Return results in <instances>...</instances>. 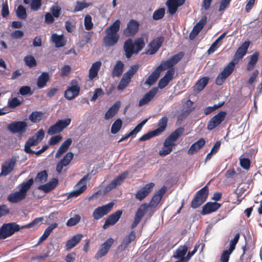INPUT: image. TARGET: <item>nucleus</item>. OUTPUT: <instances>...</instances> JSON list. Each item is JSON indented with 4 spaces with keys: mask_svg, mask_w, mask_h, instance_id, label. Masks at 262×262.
<instances>
[{
    "mask_svg": "<svg viewBox=\"0 0 262 262\" xmlns=\"http://www.w3.org/2000/svg\"><path fill=\"white\" fill-rule=\"evenodd\" d=\"M71 122L70 118L58 120L55 124L50 126L47 132L50 135L60 133L66 128Z\"/></svg>",
    "mask_w": 262,
    "mask_h": 262,
    "instance_id": "39448f33",
    "label": "nucleus"
},
{
    "mask_svg": "<svg viewBox=\"0 0 262 262\" xmlns=\"http://www.w3.org/2000/svg\"><path fill=\"white\" fill-rule=\"evenodd\" d=\"M174 74V70L173 69H171L168 70L164 77L161 79L159 81L158 83L159 87L161 89L165 88L168 84L170 81L172 80Z\"/></svg>",
    "mask_w": 262,
    "mask_h": 262,
    "instance_id": "b1692460",
    "label": "nucleus"
},
{
    "mask_svg": "<svg viewBox=\"0 0 262 262\" xmlns=\"http://www.w3.org/2000/svg\"><path fill=\"white\" fill-rule=\"evenodd\" d=\"M58 180L56 179H53L51 181L48 183L40 185L38 187V189L41 190L45 192H48L54 189L57 185Z\"/></svg>",
    "mask_w": 262,
    "mask_h": 262,
    "instance_id": "e433bc0d",
    "label": "nucleus"
},
{
    "mask_svg": "<svg viewBox=\"0 0 262 262\" xmlns=\"http://www.w3.org/2000/svg\"><path fill=\"white\" fill-rule=\"evenodd\" d=\"M185 0H168L166 2L168 11L170 14H173L177 11L178 8L182 5Z\"/></svg>",
    "mask_w": 262,
    "mask_h": 262,
    "instance_id": "393cba45",
    "label": "nucleus"
},
{
    "mask_svg": "<svg viewBox=\"0 0 262 262\" xmlns=\"http://www.w3.org/2000/svg\"><path fill=\"white\" fill-rule=\"evenodd\" d=\"M138 69V66L134 65L130 67L129 70L125 72L122 78L120 80L118 85V89L122 90L125 89L130 81V79Z\"/></svg>",
    "mask_w": 262,
    "mask_h": 262,
    "instance_id": "20e7f679",
    "label": "nucleus"
},
{
    "mask_svg": "<svg viewBox=\"0 0 262 262\" xmlns=\"http://www.w3.org/2000/svg\"><path fill=\"white\" fill-rule=\"evenodd\" d=\"M24 3L28 5L33 11L39 10L41 6V0H23Z\"/></svg>",
    "mask_w": 262,
    "mask_h": 262,
    "instance_id": "4c0bfd02",
    "label": "nucleus"
},
{
    "mask_svg": "<svg viewBox=\"0 0 262 262\" xmlns=\"http://www.w3.org/2000/svg\"><path fill=\"white\" fill-rule=\"evenodd\" d=\"M48 179V174L46 171L43 170L39 172L35 179V181L37 183H43L45 182Z\"/></svg>",
    "mask_w": 262,
    "mask_h": 262,
    "instance_id": "6e6d98bb",
    "label": "nucleus"
},
{
    "mask_svg": "<svg viewBox=\"0 0 262 262\" xmlns=\"http://www.w3.org/2000/svg\"><path fill=\"white\" fill-rule=\"evenodd\" d=\"M16 162V159L12 157L4 162L2 164V171L0 173V176H6L10 174L14 169Z\"/></svg>",
    "mask_w": 262,
    "mask_h": 262,
    "instance_id": "9d476101",
    "label": "nucleus"
},
{
    "mask_svg": "<svg viewBox=\"0 0 262 262\" xmlns=\"http://www.w3.org/2000/svg\"><path fill=\"white\" fill-rule=\"evenodd\" d=\"M184 129L182 127L178 128L172 133L167 138L174 142L183 133Z\"/></svg>",
    "mask_w": 262,
    "mask_h": 262,
    "instance_id": "3c124183",
    "label": "nucleus"
},
{
    "mask_svg": "<svg viewBox=\"0 0 262 262\" xmlns=\"http://www.w3.org/2000/svg\"><path fill=\"white\" fill-rule=\"evenodd\" d=\"M183 56V54L182 53H179L174 55L168 60L162 61L160 66L164 70H165L168 68L172 67L176 63H177L178 61L182 58Z\"/></svg>",
    "mask_w": 262,
    "mask_h": 262,
    "instance_id": "4468645a",
    "label": "nucleus"
},
{
    "mask_svg": "<svg viewBox=\"0 0 262 262\" xmlns=\"http://www.w3.org/2000/svg\"><path fill=\"white\" fill-rule=\"evenodd\" d=\"M46 117L45 113L40 111H34L29 116V119L33 123H37Z\"/></svg>",
    "mask_w": 262,
    "mask_h": 262,
    "instance_id": "58836bf2",
    "label": "nucleus"
},
{
    "mask_svg": "<svg viewBox=\"0 0 262 262\" xmlns=\"http://www.w3.org/2000/svg\"><path fill=\"white\" fill-rule=\"evenodd\" d=\"M259 54L258 52H254L250 57L249 61L247 64V69L248 71L252 70L257 62Z\"/></svg>",
    "mask_w": 262,
    "mask_h": 262,
    "instance_id": "de8ad7c7",
    "label": "nucleus"
},
{
    "mask_svg": "<svg viewBox=\"0 0 262 262\" xmlns=\"http://www.w3.org/2000/svg\"><path fill=\"white\" fill-rule=\"evenodd\" d=\"M148 119H145L143 120L140 123L128 134H126L124 137H122L118 141L119 143L124 141L130 136H135L138 133H139L142 129L143 125L147 122Z\"/></svg>",
    "mask_w": 262,
    "mask_h": 262,
    "instance_id": "7c9ffc66",
    "label": "nucleus"
},
{
    "mask_svg": "<svg viewBox=\"0 0 262 262\" xmlns=\"http://www.w3.org/2000/svg\"><path fill=\"white\" fill-rule=\"evenodd\" d=\"M136 238V234L134 231H132L129 234L126 235L123 239L120 247L122 249H125L128 245L133 241Z\"/></svg>",
    "mask_w": 262,
    "mask_h": 262,
    "instance_id": "37998d69",
    "label": "nucleus"
},
{
    "mask_svg": "<svg viewBox=\"0 0 262 262\" xmlns=\"http://www.w3.org/2000/svg\"><path fill=\"white\" fill-rule=\"evenodd\" d=\"M221 206V204L216 202L207 203L203 207L202 214L204 215L208 214L215 212Z\"/></svg>",
    "mask_w": 262,
    "mask_h": 262,
    "instance_id": "5701e85b",
    "label": "nucleus"
},
{
    "mask_svg": "<svg viewBox=\"0 0 262 262\" xmlns=\"http://www.w3.org/2000/svg\"><path fill=\"white\" fill-rule=\"evenodd\" d=\"M50 79V76L47 72H42L38 77L37 80V85L39 89L44 88Z\"/></svg>",
    "mask_w": 262,
    "mask_h": 262,
    "instance_id": "c9c22d12",
    "label": "nucleus"
},
{
    "mask_svg": "<svg viewBox=\"0 0 262 262\" xmlns=\"http://www.w3.org/2000/svg\"><path fill=\"white\" fill-rule=\"evenodd\" d=\"M122 213L121 210H118L114 213L110 215L105 220V223L103 226L104 229L107 228L109 226L114 225L117 223Z\"/></svg>",
    "mask_w": 262,
    "mask_h": 262,
    "instance_id": "aec40b11",
    "label": "nucleus"
},
{
    "mask_svg": "<svg viewBox=\"0 0 262 262\" xmlns=\"http://www.w3.org/2000/svg\"><path fill=\"white\" fill-rule=\"evenodd\" d=\"M188 250V247L186 245L180 246L173 253L172 257L176 259L185 258V255Z\"/></svg>",
    "mask_w": 262,
    "mask_h": 262,
    "instance_id": "a19ab883",
    "label": "nucleus"
},
{
    "mask_svg": "<svg viewBox=\"0 0 262 262\" xmlns=\"http://www.w3.org/2000/svg\"><path fill=\"white\" fill-rule=\"evenodd\" d=\"M57 227V224L56 223H54L51 224L50 226H49L45 231H44L43 234L39 238L38 241V244L42 243L43 241L46 240L47 237L49 236L51 233L52 232L53 230L56 228Z\"/></svg>",
    "mask_w": 262,
    "mask_h": 262,
    "instance_id": "a18cd8bd",
    "label": "nucleus"
},
{
    "mask_svg": "<svg viewBox=\"0 0 262 262\" xmlns=\"http://www.w3.org/2000/svg\"><path fill=\"white\" fill-rule=\"evenodd\" d=\"M158 91V88H154L151 89L139 100L138 103L139 106H142L149 102L151 99L155 96Z\"/></svg>",
    "mask_w": 262,
    "mask_h": 262,
    "instance_id": "6ab92c4d",
    "label": "nucleus"
},
{
    "mask_svg": "<svg viewBox=\"0 0 262 262\" xmlns=\"http://www.w3.org/2000/svg\"><path fill=\"white\" fill-rule=\"evenodd\" d=\"M28 123L25 121H17L10 124L8 129L12 133L24 134L27 129Z\"/></svg>",
    "mask_w": 262,
    "mask_h": 262,
    "instance_id": "1a4fd4ad",
    "label": "nucleus"
},
{
    "mask_svg": "<svg viewBox=\"0 0 262 262\" xmlns=\"http://www.w3.org/2000/svg\"><path fill=\"white\" fill-rule=\"evenodd\" d=\"M88 176H84L75 187V190L71 192L69 197H76L82 193L86 188V180L88 179Z\"/></svg>",
    "mask_w": 262,
    "mask_h": 262,
    "instance_id": "f8f14e48",
    "label": "nucleus"
},
{
    "mask_svg": "<svg viewBox=\"0 0 262 262\" xmlns=\"http://www.w3.org/2000/svg\"><path fill=\"white\" fill-rule=\"evenodd\" d=\"M148 208V206L145 204H142L141 205L140 207L138 208L136 214H135V218H137L141 221V219L144 216V214L145 213L147 209Z\"/></svg>",
    "mask_w": 262,
    "mask_h": 262,
    "instance_id": "603ef678",
    "label": "nucleus"
},
{
    "mask_svg": "<svg viewBox=\"0 0 262 262\" xmlns=\"http://www.w3.org/2000/svg\"><path fill=\"white\" fill-rule=\"evenodd\" d=\"M139 24L135 20H131L127 24L126 28L124 31V34L126 36L134 35L138 31Z\"/></svg>",
    "mask_w": 262,
    "mask_h": 262,
    "instance_id": "4be33fe9",
    "label": "nucleus"
},
{
    "mask_svg": "<svg viewBox=\"0 0 262 262\" xmlns=\"http://www.w3.org/2000/svg\"><path fill=\"white\" fill-rule=\"evenodd\" d=\"M51 40L55 43L56 47H63L66 45V41L62 35H58L54 33L51 36Z\"/></svg>",
    "mask_w": 262,
    "mask_h": 262,
    "instance_id": "ea45409f",
    "label": "nucleus"
},
{
    "mask_svg": "<svg viewBox=\"0 0 262 262\" xmlns=\"http://www.w3.org/2000/svg\"><path fill=\"white\" fill-rule=\"evenodd\" d=\"M249 45V41H245L238 48L234 56V61L238 62L246 54Z\"/></svg>",
    "mask_w": 262,
    "mask_h": 262,
    "instance_id": "2eb2a0df",
    "label": "nucleus"
},
{
    "mask_svg": "<svg viewBox=\"0 0 262 262\" xmlns=\"http://www.w3.org/2000/svg\"><path fill=\"white\" fill-rule=\"evenodd\" d=\"M163 70H164L162 68L159 66L145 81V84L148 85H152L159 78L161 72Z\"/></svg>",
    "mask_w": 262,
    "mask_h": 262,
    "instance_id": "cd10ccee",
    "label": "nucleus"
},
{
    "mask_svg": "<svg viewBox=\"0 0 262 262\" xmlns=\"http://www.w3.org/2000/svg\"><path fill=\"white\" fill-rule=\"evenodd\" d=\"M82 235L80 234H76L68 240L66 245V248L69 250L74 248L81 239Z\"/></svg>",
    "mask_w": 262,
    "mask_h": 262,
    "instance_id": "f704fd0d",
    "label": "nucleus"
},
{
    "mask_svg": "<svg viewBox=\"0 0 262 262\" xmlns=\"http://www.w3.org/2000/svg\"><path fill=\"white\" fill-rule=\"evenodd\" d=\"M62 140V137L60 135L52 136L49 141L50 145H54L57 144Z\"/></svg>",
    "mask_w": 262,
    "mask_h": 262,
    "instance_id": "e2e57ef3",
    "label": "nucleus"
},
{
    "mask_svg": "<svg viewBox=\"0 0 262 262\" xmlns=\"http://www.w3.org/2000/svg\"><path fill=\"white\" fill-rule=\"evenodd\" d=\"M92 19V17L90 15H86L84 17V24L86 30H90L93 27V24Z\"/></svg>",
    "mask_w": 262,
    "mask_h": 262,
    "instance_id": "052dcab7",
    "label": "nucleus"
},
{
    "mask_svg": "<svg viewBox=\"0 0 262 262\" xmlns=\"http://www.w3.org/2000/svg\"><path fill=\"white\" fill-rule=\"evenodd\" d=\"M208 195V188L207 186L204 187L201 190L199 191L197 193V196L201 199L202 201L204 202L207 198Z\"/></svg>",
    "mask_w": 262,
    "mask_h": 262,
    "instance_id": "4d7b16f0",
    "label": "nucleus"
},
{
    "mask_svg": "<svg viewBox=\"0 0 262 262\" xmlns=\"http://www.w3.org/2000/svg\"><path fill=\"white\" fill-rule=\"evenodd\" d=\"M226 115L225 112H220L213 117L208 123L207 128L209 130H212L219 126L225 119Z\"/></svg>",
    "mask_w": 262,
    "mask_h": 262,
    "instance_id": "9b49d317",
    "label": "nucleus"
},
{
    "mask_svg": "<svg viewBox=\"0 0 262 262\" xmlns=\"http://www.w3.org/2000/svg\"><path fill=\"white\" fill-rule=\"evenodd\" d=\"M114 205V203L111 202L105 205L97 207L93 212V217L95 220H99L104 215L107 214L112 210Z\"/></svg>",
    "mask_w": 262,
    "mask_h": 262,
    "instance_id": "6e6552de",
    "label": "nucleus"
},
{
    "mask_svg": "<svg viewBox=\"0 0 262 262\" xmlns=\"http://www.w3.org/2000/svg\"><path fill=\"white\" fill-rule=\"evenodd\" d=\"M232 252L228 250H225L221 256V262H228L230 254Z\"/></svg>",
    "mask_w": 262,
    "mask_h": 262,
    "instance_id": "774afa93",
    "label": "nucleus"
},
{
    "mask_svg": "<svg viewBox=\"0 0 262 262\" xmlns=\"http://www.w3.org/2000/svg\"><path fill=\"white\" fill-rule=\"evenodd\" d=\"M16 14L17 16L21 19H26L27 16L26 8L21 5H19L17 8Z\"/></svg>",
    "mask_w": 262,
    "mask_h": 262,
    "instance_id": "864d4df0",
    "label": "nucleus"
},
{
    "mask_svg": "<svg viewBox=\"0 0 262 262\" xmlns=\"http://www.w3.org/2000/svg\"><path fill=\"white\" fill-rule=\"evenodd\" d=\"M144 46L145 41L142 38H138L134 41L130 39H128L124 45L126 57L129 58L133 54L137 53L141 51Z\"/></svg>",
    "mask_w": 262,
    "mask_h": 262,
    "instance_id": "f03ea898",
    "label": "nucleus"
},
{
    "mask_svg": "<svg viewBox=\"0 0 262 262\" xmlns=\"http://www.w3.org/2000/svg\"><path fill=\"white\" fill-rule=\"evenodd\" d=\"M34 183L33 179H30L27 181L21 183L19 186V190L27 195V192L31 188Z\"/></svg>",
    "mask_w": 262,
    "mask_h": 262,
    "instance_id": "09e8293b",
    "label": "nucleus"
},
{
    "mask_svg": "<svg viewBox=\"0 0 262 262\" xmlns=\"http://www.w3.org/2000/svg\"><path fill=\"white\" fill-rule=\"evenodd\" d=\"M45 132L42 129H40L33 136L30 138L25 145V151L28 154H34V151L30 147L38 144L42 140Z\"/></svg>",
    "mask_w": 262,
    "mask_h": 262,
    "instance_id": "7ed1b4c3",
    "label": "nucleus"
},
{
    "mask_svg": "<svg viewBox=\"0 0 262 262\" xmlns=\"http://www.w3.org/2000/svg\"><path fill=\"white\" fill-rule=\"evenodd\" d=\"M162 42V37H158L152 40L148 45L147 53L151 55L155 54L161 47Z\"/></svg>",
    "mask_w": 262,
    "mask_h": 262,
    "instance_id": "bb28decb",
    "label": "nucleus"
},
{
    "mask_svg": "<svg viewBox=\"0 0 262 262\" xmlns=\"http://www.w3.org/2000/svg\"><path fill=\"white\" fill-rule=\"evenodd\" d=\"M235 67L233 62H230L218 75L216 79V84L219 85H222L226 79L232 73Z\"/></svg>",
    "mask_w": 262,
    "mask_h": 262,
    "instance_id": "0eeeda50",
    "label": "nucleus"
},
{
    "mask_svg": "<svg viewBox=\"0 0 262 262\" xmlns=\"http://www.w3.org/2000/svg\"><path fill=\"white\" fill-rule=\"evenodd\" d=\"M26 196V194L19 190L18 191L10 193L8 196V200L12 203H17L25 199Z\"/></svg>",
    "mask_w": 262,
    "mask_h": 262,
    "instance_id": "72a5a7b5",
    "label": "nucleus"
},
{
    "mask_svg": "<svg viewBox=\"0 0 262 262\" xmlns=\"http://www.w3.org/2000/svg\"><path fill=\"white\" fill-rule=\"evenodd\" d=\"M154 186L155 184L153 183L146 184L142 188L137 192L136 194V199L140 201L142 200L151 191Z\"/></svg>",
    "mask_w": 262,
    "mask_h": 262,
    "instance_id": "dca6fc26",
    "label": "nucleus"
},
{
    "mask_svg": "<svg viewBox=\"0 0 262 262\" xmlns=\"http://www.w3.org/2000/svg\"><path fill=\"white\" fill-rule=\"evenodd\" d=\"M206 21L207 17L204 16L202 17L200 20L194 26L192 31L191 32L189 35V38L191 39H193L196 37V36L203 28Z\"/></svg>",
    "mask_w": 262,
    "mask_h": 262,
    "instance_id": "a878e982",
    "label": "nucleus"
},
{
    "mask_svg": "<svg viewBox=\"0 0 262 262\" xmlns=\"http://www.w3.org/2000/svg\"><path fill=\"white\" fill-rule=\"evenodd\" d=\"M167 119L166 117H163L159 120L158 127L156 129L154 130L158 135H160L165 130L167 126Z\"/></svg>",
    "mask_w": 262,
    "mask_h": 262,
    "instance_id": "8fccbe9b",
    "label": "nucleus"
},
{
    "mask_svg": "<svg viewBox=\"0 0 262 262\" xmlns=\"http://www.w3.org/2000/svg\"><path fill=\"white\" fill-rule=\"evenodd\" d=\"M101 65L100 61L95 62L92 64L89 70V77L90 79H93L97 76Z\"/></svg>",
    "mask_w": 262,
    "mask_h": 262,
    "instance_id": "79ce46f5",
    "label": "nucleus"
},
{
    "mask_svg": "<svg viewBox=\"0 0 262 262\" xmlns=\"http://www.w3.org/2000/svg\"><path fill=\"white\" fill-rule=\"evenodd\" d=\"M166 190V189L165 187H163L159 190L152 198L150 203V205L151 206H156L161 201L163 194L165 193Z\"/></svg>",
    "mask_w": 262,
    "mask_h": 262,
    "instance_id": "473e14b6",
    "label": "nucleus"
},
{
    "mask_svg": "<svg viewBox=\"0 0 262 262\" xmlns=\"http://www.w3.org/2000/svg\"><path fill=\"white\" fill-rule=\"evenodd\" d=\"M209 78L204 77L200 79L195 84L194 89L198 92L203 90L208 82Z\"/></svg>",
    "mask_w": 262,
    "mask_h": 262,
    "instance_id": "49530a36",
    "label": "nucleus"
},
{
    "mask_svg": "<svg viewBox=\"0 0 262 262\" xmlns=\"http://www.w3.org/2000/svg\"><path fill=\"white\" fill-rule=\"evenodd\" d=\"M157 133L155 130H152L143 135L139 139L140 141H143L150 139L151 138L157 136Z\"/></svg>",
    "mask_w": 262,
    "mask_h": 262,
    "instance_id": "338daca9",
    "label": "nucleus"
},
{
    "mask_svg": "<svg viewBox=\"0 0 262 262\" xmlns=\"http://www.w3.org/2000/svg\"><path fill=\"white\" fill-rule=\"evenodd\" d=\"M73 158V154L71 152H68L63 158L57 163L56 171L58 173L62 172L63 168L68 165Z\"/></svg>",
    "mask_w": 262,
    "mask_h": 262,
    "instance_id": "f3484780",
    "label": "nucleus"
},
{
    "mask_svg": "<svg viewBox=\"0 0 262 262\" xmlns=\"http://www.w3.org/2000/svg\"><path fill=\"white\" fill-rule=\"evenodd\" d=\"M205 144V140L201 138L191 145L188 150V154L192 155L198 151Z\"/></svg>",
    "mask_w": 262,
    "mask_h": 262,
    "instance_id": "2f4dec72",
    "label": "nucleus"
},
{
    "mask_svg": "<svg viewBox=\"0 0 262 262\" xmlns=\"http://www.w3.org/2000/svg\"><path fill=\"white\" fill-rule=\"evenodd\" d=\"M72 143V140L71 138H68L66 141H64L61 144L58 150L57 151L55 156V158H60L62 155V154H63L68 150Z\"/></svg>",
    "mask_w": 262,
    "mask_h": 262,
    "instance_id": "c756f323",
    "label": "nucleus"
},
{
    "mask_svg": "<svg viewBox=\"0 0 262 262\" xmlns=\"http://www.w3.org/2000/svg\"><path fill=\"white\" fill-rule=\"evenodd\" d=\"M120 24L119 20H116L105 30L106 35L103 41L106 47L113 46L118 42L119 38L118 32L120 29Z\"/></svg>",
    "mask_w": 262,
    "mask_h": 262,
    "instance_id": "f257e3e1",
    "label": "nucleus"
},
{
    "mask_svg": "<svg viewBox=\"0 0 262 262\" xmlns=\"http://www.w3.org/2000/svg\"><path fill=\"white\" fill-rule=\"evenodd\" d=\"M121 106L120 101L116 102L105 113L104 118L105 120H109L113 118L118 112Z\"/></svg>",
    "mask_w": 262,
    "mask_h": 262,
    "instance_id": "c85d7f7f",
    "label": "nucleus"
},
{
    "mask_svg": "<svg viewBox=\"0 0 262 262\" xmlns=\"http://www.w3.org/2000/svg\"><path fill=\"white\" fill-rule=\"evenodd\" d=\"M128 173L127 172H125L122 174L117 177L115 179L113 180L110 184H109L105 188L104 190L105 193L108 192L112 189L115 188L118 185H119L126 178Z\"/></svg>",
    "mask_w": 262,
    "mask_h": 262,
    "instance_id": "412c9836",
    "label": "nucleus"
},
{
    "mask_svg": "<svg viewBox=\"0 0 262 262\" xmlns=\"http://www.w3.org/2000/svg\"><path fill=\"white\" fill-rule=\"evenodd\" d=\"M61 9L57 4H54L50 8V13L55 17L58 18L61 14Z\"/></svg>",
    "mask_w": 262,
    "mask_h": 262,
    "instance_id": "13d9d810",
    "label": "nucleus"
},
{
    "mask_svg": "<svg viewBox=\"0 0 262 262\" xmlns=\"http://www.w3.org/2000/svg\"><path fill=\"white\" fill-rule=\"evenodd\" d=\"M24 60L26 64L29 67H33L36 65L35 58L32 56H26Z\"/></svg>",
    "mask_w": 262,
    "mask_h": 262,
    "instance_id": "69168bd1",
    "label": "nucleus"
},
{
    "mask_svg": "<svg viewBox=\"0 0 262 262\" xmlns=\"http://www.w3.org/2000/svg\"><path fill=\"white\" fill-rule=\"evenodd\" d=\"M124 68V64L121 61H118L115 64L113 72V77H119L123 73Z\"/></svg>",
    "mask_w": 262,
    "mask_h": 262,
    "instance_id": "c03bdc74",
    "label": "nucleus"
},
{
    "mask_svg": "<svg viewBox=\"0 0 262 262\" xmlns=\"http://www.w3.org/2000/svg\"><path fill=\"white\" fill-rule=\"evenodd\" d=\"M122 125V121L120 119H117L112 124L111 133L113 134H117L120 129Z\"/></svg>",
    "mask_w": 262,
    "mask_h": 262,
    "instance_id": "5fc2aeb1",
    "label": "nucleus"
},
{
    "mask_svg": "<svg viewBox=\"0 0 262 262\" xmlns=\"http://www.w3.org/2000/svg\"><path fill=\"white\" fill-rule=\"evenodd\" d=\"M23 99H18L17 98H13L9 99L8 102V106L11 108H15L21 104Z\"/></svg>",
    "mask_w": 262,
    "mask_h": 262,
    "instance_id": "bf43d9fd",
    "label": "nucleus"
},
{
    "mask_svg": "<svg viewBox=\"0 0 262 262\" xmlns=\"http://www.w3.org/2000/svg\"><path fill=\"white\" fill-rule=\"evenodd\" d=\"M80 90V86L76 80H73L70 82L67 90L65 91L64 96L68 100H72L77 96Z\"/></svg>",
    "mask_w": 262,
    "mask_h": 262,
    "instance_id": "423d86ee",
    "label": "nucleus"
},
{
    "mask_svg": "<svg viewBox=\"0 0 262 262\" xmlns=\"http://www.w3.org/2000/svg\"><path fill=\"white\" fill-rule=\"evenodd\" d=\"M114 239L112 238H108L100 247V248L96 254L97 258L101 257L107 254L112 245L114 243Z\"/></svg>",
    "mask_w": 262,
    "mask_h": 262,
    "instance_id": "a211bd4d",
    "label": "nucleus"
},
{
    "mask_svg": "<svg viewBox=\"0 0 262 262\" xmlns=\"http://www.w3.org/2000/svg\"><path fill=\"white\" fill-rule=\"evenodd\" d=\"M165 14V9L164 8H160L154 12L152 17L155 20H158L162 18Z\"/></svg>",
    "mask_w": 262,
    "mask_h": 262,
    "instance_id": "680f3d73",
    "label": "nucleus"
},
{
    "mask_svg": "<svg viewBox=\"0 0 262 262\" xmlns=\"http://www.w3.org/2000/svg\"><path fill=\"white\" fill-rule=\"evenodd\" d=\"M5 238L12 235L15 232L20 229L19 225L15 223L4 224L0 228Z\"/></svg>",
    "mask_w": 262,
    "mask_h": 262,
    "instance_id": "ddd939ff",
    "label": "nucleus"
},
{
    "mask_svg": "<svg viewBox=\"0 0 262 262\" xmlns=\"http://www.w3.org/2000/svg\"><path fill=\"white\" fill-rule=\"evenodd\" d=\"M80 219L81 217L79 215H76L68 221L67 225L68 226H74L79 222Z\"/></svg>",
    "mask_w": 262,
    "mask_h": 262,
    "instance_id": "0e129e2a",
    "label": "nucleus"
}]
</instances>
